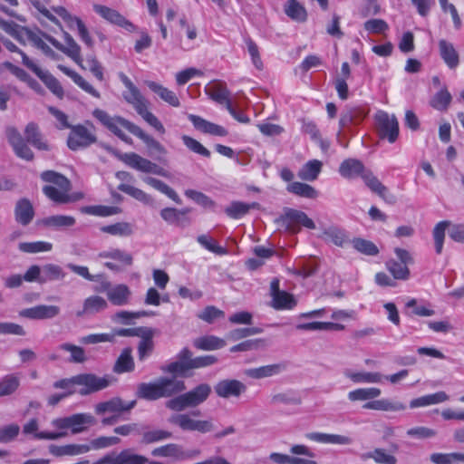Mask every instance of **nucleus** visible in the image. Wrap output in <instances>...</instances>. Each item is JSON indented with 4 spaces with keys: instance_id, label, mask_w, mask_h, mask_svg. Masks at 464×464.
<instances>
[{
    "instance_id": "obj_1",
    "label": "nucleus",
    "mask_w": 464,
    "mask_h": 464,
    "mask_svg": "<svg viewBox=\"0 0 464 464\" xmlns=\"http://www.w3.org/2000/svg\"><path fill=\"white\" fill-rule=\"evenodd\" d=\"M0 28L5 33L10 34L17 42L23 45H32L41 50L46 55H52L53 50L49 46V44L62 50L66 55H68L77 65L82 69H85L83 65V59L81 55V47L75 43V41L69 37L66 41V46H62L57 40L48 36L41 31H33L27 27L19 25L14 22H8L0 17Z\"/></svg>"
},
{
    "instance_id": "obj_2",
    "label": "nucleus",
    "mask_w": 464,
    "mask_h": 464,
    "mask_svg": "<svg viewBox=\"0 0 464 464\" xmlns=\"http://www.w3.org/2000/svg\"><path fill=\"white\" fill-rule=\"evenodd\" d=\"M92 116L125 143L131 144L132 140L124 133V130L141 140L152 152L160 155L167 153L166 149L160 141L131 121L120 116H111L107 111L99 108L93 110Z\"/></svg>"
},
{
    "instance_id": "obj_3",
    "label": "nucleus",
    "mask_w": 464,
    "mask_h": 464,
    "mask_svg": "<svg viewBox=\"0 0 464 464\" xmlns=\"http://www.w3.org/2000/svg\"><path fill=\"white\" fill-rule=\"evenodd\" d=\"M119 77L126 88V91L122 92V97L125 102L130 104L136 112L153 129H155L159 133L164 134L165 128L160 121L149 111V102L147 99L141 94L139 88L130 81V79L121 72Z\"/></svg>"
},
{
    "instance_id": "obj_4",
    "label": "nucleus",
    "mask_w": 464,
    "mask_h": 464,
    "mask_svg": "<svg viewBox=\"0 0 464 464\" xmlns=\"http://www.w3.org/2000/svg\"><path fill=\"white\" fill-rule=\"evenodd\" d=\"M186 390L185 382L176 378L161 377L155 382H141L138 385L137 396L147 401L170 398Z\"/></svg>"
},
{
    "instance_id": "obj_5",
    "label": "nucleus",
    "mask_w": 464,
    "mask_h": 464,
    "mask_svg": "<svg viewBox=\"0 0 464 464\" xmlns=\"http://www.w3.org/2000/svg\"><path fill=\"white\" fill-rule=\"evenodd\" d=\"M41 179L50 183V185H46L43 188L44 194L56 204H66L82 197V194H80L79 197L72 198L70 195L72 188L71 181L65 176L58 172L45 170L42 172Z\"/></svg>"
},
{
    "instance_id": "obj_6",
    "label": "nucleus",
    "mask_w": 464,
    "mask_h": 464,
    "mask_svg": "<svg viewBox=\"0 0 464 464\" xmlns=\"http://www.w3.org/2000/svg\"><path fill=\"white\" fill-rule=\"evenodd\" d=\"M211 387L208 383H201L192 390L179 394L166 402V407L175 411H181L186 408L197 407L203 403L210 395Z\"/></svg>"
},
{
    "instance_id": "obj_7",
    "label": "nucleus",
    "mask_w": 464,
    "mask_h": 464,
    "mask_svg": "<svg viewBox=\"0 0 464 464\" xmlns=\"http://www.w3.org/2000/svg\"><path fill=\"white\" fill-rule=\"evenodd\" d=\"M97 141L96 129L92 122L73 125L70 128L67 146L72 150L87 148Z\"/></svg>"
},
{
    "instance_id": "obj_8",
    "label": "nucleus",
    "mask_w": 464,
    "mask_h": 464,
    "mask_svg": "<svg viewBox=\"0 0 464 464\" xmlns=\"http://www.w3.org/2000/svg\"><path fill=\"white\" fill-rule=\"evenodd\" d=\"M276 223L285 228V231L297 234L302 227L314 229L315 224L306 213L295 208H286L277 219Z\"/></svg>"
},
{
    "instance_id": "obj_9",
    "label": "nucleus",
    "mask_w": 464,
    "mask_h": 464,
    "mask_svg": "<svg viewBox=\"0 0 464 464\" xmlns=\"http://www.w3.org/2000/svg\"><path fill=\"white\" fill-rule=\"evenodd\" d=\"M398 260L391 259L385 264L387 270L392 274L393 279L407 280L410 277V269L408 265L413 263V258L410 252L400 247L394 249Z\"/></svg>"
},
{
    "instance_id": "obj_10",
    "label": "nucleus",
    "mask_w": 464,
    "mask_h": 464,
    "mask_svg": "<svg viewBox=\"0 0 464 464\" xmlns=\"http://www.w3.org/2000/svg\"><path fill=\"white\" fill-rule=\"evenodd\" d=\"M379 137L394 143L399 136V122L394 115L384 111H378L374 116Z\"/></svg>"
},
{
    "instance_id": "obj_11",
    "label": "nucleus",
    "mask_w": 464,
    "mask_h": 464,
    "mask_svg": "<svg viewBox=\"0 0 464 464\" xmlns=\"http://www.w3.org/2000/svg\"><path fill=\"white\" fill-rule=\"evenodd\" d=\"M22 63L41 79L50 92L59 99H63L64 91L60 82L48 71H43L25 53H22Z\"/></svg>"
},
{
    "instance_id": "obj_12",
    "label": "nucleus",
    "mask_w": 464,
    "mask_h": 464,
    "mask_svg": "<svg viewBox=\"0 0 464 464\" xmlns=\"http://www.w3.org/2000/svg\"><path fill=\"white\" fill-rule=\"evenodd\" d=\"M122 160L125 164L130 168L139 171L150 174H155L162 177H168V172L156 163L142 158L137 153L130 152L124 154Z\"/></svg>"
},
{
    "instance_id": "obj_13",
    "label": "nucleus",
    "mask_w": 464,
    "mask_h": 464,
    "mask_svg": "<svg viewBox=\"0 0 464 464\" xmlns=\"http://www.w3.org/2000/svg\"><path fill=\"white\" fill-rule=\"evenodd\" d=\"M78 393L81 395H88L107 388L110 381L106 377H98L93 373H81L76 375L75 379Z\"/></svg>"
},
{
    "instance_id": "obj_14",
    "label": "nucleus",
    "mask_w": 464,
    "mask_h": 464,
    "mask_svg": "<svg viewBox=\"0 0 464 464\" xmlns=\"http://www.w3.org/2000/svg\"><path fill=\"white\" fill-rule=\"evenodd\" d=\"M136 404V400L124 401L121 397H112L108 401L97 403L94 407V411L98 415L109 412L121 416L124 412L130 411Z\"/></svg>"
},
{
    "instance_id": "obj_15",
    "label": "nucleus",
    "mask_w": 464,
    "mask_h": 464,
    "mask_svg": "<svg viewBox=\"0 0 464 464\" xmlns=\"http://www.w3.org/2000/svg\"><path fill=\"white\" fill-rule=\"evenodd\" d=\"M98 291L106 292L108 300L114 305L122 306L130 302L131 291L125 284H118L111 286V284L105 281Z\"/></svg>"
},
{
    "instance_id": "obj_16",
    "label": "nucleus",
    "mask_w": 464,
    "mask_h": 464,
    "mask_svg": "<svg viewBox=\"0 0 464 464\" xmlns=\"http://www.w3.org/2000/svg\"><path fill=\"white\" fill-rule=\"evenodd\" d=\"M169 422L179 426L182 430L206 433L213 429V424L210 420H196L191 419L190 415L187 413L171 416Z\"/></svg>"
},
{
    "instance_id": "obj_17",
    "label": "nucleus",
    "mask_w": 464,
    "mask_h": 464,
    "mask_svg": "<svg viewBox=\"0 0 464 464\" xmlns=\"http://www.w3.org/2000/svg\"><path fill=\"white\" fill-rule=\"evenodd\" d=\"M6 137L8 142L12 146L15 155L26 161L34 160V155L32 150L28 147L27 141L21 136L20 132L14 127L6 129Z\"/></svg>"
},
{
    "instance_id": "obj_18",
    "label": "nucleus",
    "mask_w": 464,
    "mask_h": 464,
    "mask_svg": "<svg viewBox=\"0 0 464 464\" xmlns=\"http://www.w3.org/2000/svg\"><path fill=\"white\" fill-rule=\"evenodd\" d=\"M93 10L101 17L112 24L124 28L129 32L135 30V25L115 9L102 5H94Z\"/></svg>"
},
{
    "instance_id": "obj_19",
    "label": "nucleus",
    "mask_w": 464,
    "mask_h": 464,
    "mask_svg": "<svg viewBox=\"0 0 464 464\" xmlns=\"http://www.w3.org/2000/svg\"><path fill=\"white\" fill-rule=\"evenodd\" d=\"M189 355H192L191 351L188 348L184 347L177 355L178 361L161 367V371L163 372L170 373L173 376H186L187 372L191 370Z\"/></svg>"
},
{
    "instance_id": "obj_20",
    "label": "nucleus",
    "mask_w": 464,
    "mask_h": 464,
    "mask_svg": "<svg viewBox=\"0 0 464 464\" xmlns=\"http://www.w3.org/2000/svg\"><path fill=\"white\" fill-rule=\"evenodd\" d=\"M215 392L220 398L239 397L246 391V386L236 379H226L219 381L214 386Z\"/></svg>"
},
{
    "instance_id": "obj_21",
    "label": "nucleus",
    "mask_w": 464,
    "mask_h": 464,
    "mask_svg": "<svg viewBox=\"0 0 464 464\" xmlns=\"http://www.w3.org/2000/svg\"><path fill=\"white\" fill-rule=\"evenodd\" d=\"M190 212V208L178 209L175 208L168 207L160 210V217L169 225L185 227L191 223V219L188 217Z\"/></svg>"
},
{
    "instance_id": "obj_22",
    "label": "nucleus",
    "mask_w": 464,
    "mask_h": 464,
    "mask_svg": "<svg viewBox=\"0 0 464 464\" xmlns=\"http://www.w3.org/2000/svg\"><path fill=\"white\" fill-rule=\"evenodd\" d=\"M14 216L17 224L23 227L28 226L35 216L34 208L30 199L27 198H19L14 208Z\"/></svg>"
},
{
    "instance_id": "obj_23",
    "label": "nucleus",
    "mask_w": 464,
    "mask_h": 464,
    "mask_svg": "<svg viewBox=\"0 0 464 464\" xmlns=\"http://www.w3.org/2000/svg\"><path fill=\"white\" fill-rule=\"evenodd\" d=\"M101 258H110L117 261L119 264L113 262H105L104 266L112 271H119L121 266H129L132 265L133 258L130 254L124 252L121 249H112L103 251L99 254Z\"/></svg>"
},
{
    "instance_id": "obj_24",
    "label": "nucleus",
    "mask_w": 464,
    "mask_h": 464,
    "mask_svg": "<svg viewBox=\"0 0 464 464\" xmlns=\"http://www.w3.org/2000/svg\"><path fill=\"white\" fill-rule=\"evenodd\" d=\"M188 119L193 124L194 128L202 133L218 137H225L228 134V131L223 126L210 122L200 116L188 114Z\"/></svg>"
},
{
    "instance_id": "obj_25",
    "label": "nucleus",
    "mask_w": 464,
    "mask_h": 464,
    "mask_svg": "<svg viewBox=\"0 0 464 464\" xmlns=\"http://www.w3.org/2000/svg\"><path fill=\"white\" fill-rule=\"evenodd\" d=\"M59 313L60 308L56 305L39 304L22 310L20 315L34 320H44L53 318L58 315Z\"/></svg>"
},
{
    "instance_id": "obj_26",
    "label": "nucleus",
    "mask_w": 464,
    "mask_h": 464,
    "mask_svg": "<svg viewBox=\"0 0 464 464\" xmlns=\"http://www.w3.org/2000/svg\"><path fill=\"white\" fill-rule=\"evenodd\" d=\"M52 10L58 16L63 18L64 21H72L74 22L77 30L78 34L81 38V40L89 47H92L93 44L92 39L89 34L88 29L86 28L84 23L78 17H72V15L68 13V11L63 7V6H57L53 7Z\"/></svg>"
},
{
    "instance_id": "obj_27",
    "label": "nucleus",
    "mask_w": 464,
    "mask_h": 464,
    "mask_svg": "<svg viewBox=\"0 0 464 464\" xmlns=\"http://www.w3.org/2000/svg\"><path fill=\"white\" fill-rule=\"evenodd\" d=\"M153 457L173 458L176 459H186L191 457V454L185 452L182 447L176 443H168L151 450Z\"/></svg>"
},
{
    "instance_id": "obj_28",
    "label": "nucleus",
    "mask_w": 464,
    "mask_h": 464,
    "mask_svg": "<svg viewBox=\"0 0 464 464\" xmlns=\"http://www.w3.org/2000/svg\"><path fill=\"white\" fill-rule=\"evenodd\" d=\"M38 428L37 419L33 418L24 425L23 432L25 435H33L36 440H57L67 435V432L38 431Z\"/></svg>"
},
{
    "instance_id": "obj_29",
    "label": "nucleus",
    "mask_w": 464,
    "mask_h": 464,
    "mask_svg": "<svg viewBox=\"0 0 464 464\" xmlns=\"http://www.w3.org/2000/svg\"><path fill=\"white\" fill-rule=\"evenodd\" d=\"M439 52L440 58L450 69L454 70L459 66V55L451 43L444 39L440 40Z\"/></svg>"
},
{
    "instance_id": "obj_30",
    "label": "nucleus",
    "mask_w": 464,
    "mask_h": 464,
    "mask_svg": "<svg viewBox=\"0 0 464 464\" xmlns=\"http://www.w3.org/2000/svg\"><path fill=\"white\" fill-rule=\"evenodd\" d=\"M156 334V330L150 327H147L141 335L139 337L140 341L138 344V359L139 361H144L150 356L154 351V341L153 337Z\"/></svg>"
},
{
    "instance_id": "obj_31",
    "label": "nucleus",
    "mask_w": 464,
    "mask_h": 464,
    "mask_svg": "<svg viewBox=\"0 0 464 464\" xmlns=\"http://www.w3.org/2000/svg\"><path fill=\"white\" fill-rule=\"evenodd\" d=\"M145 83L152 92L157 94L160 99H161L169 105L172 107L180 106L179 99L173 91L153 81H147Z\"/></svg>"
},
{
    "instance_id": "obj_32",
    "label": "nucleus",
    "mask_w": 464,
    "mask_h": 464,
    "mask_svg": "<svg viewBox=\"0 0 464 464\" xmlns=\"http://www.w3.org/2000/svg\"><path fill=\"white\" fill-rule=\"evenodd\" d=\"M366 172L362 162L355 159L344 160L340 167L339 173L342 177L351 179L357 177L362 178V175Z\"/></svg>"
},
{
    "instance_id": "obj_33",
    "label": "nucleus",
    "mask_w": 464,
    "mask_h": 464,
    "mask_svg": "<svg viewBox=\"0 0 464 464\" xmlns=\"http://www.w3.org/2000/svg\"><path fill=\"white\" fill-rule=\"evenodd\" d=\"M58 69L70 77L72 82L85 92L94 98H101V93L78 72L62 64L58 65Z\"/></svg>"
},
{
    "instance_id": "obj_34",
    "label": "nucleus",
    "mask_w": 464,
    "mask_h": 464,
    "mask_svg": "<svg viewBox=\"0 0 464 464\" xmlns=\"http://www.w3.org/2000/svg\"><path fill=\"white\" fill-rule=\"evenodd\" d=\"M24 135L26 141L32 144L35 149L39 150H48L49 145L44 140L42 133L39 130V127L34 122H30L26 125L24 130Z\"/></svg>"
},
{
    "instance_id": "obj_35",
    "label": "nucleus",
    "mask_w": 464,
    "mask_h": 464,
    "mask_svg": "<svg viewBox=\"0 0 464 464\" xmlns=\"http://www.w3.org/2000/svg\"><path fill=\"white\" fill-rule=\"evenodd\" d=\"M363 409L382 411H401L406 405L401 401H392L388 399L370 401L362 405Z\"/></svg>"
},
{
    "instance_id": "obj_36",
    "label": "nucleus",
    "mask_w": 464,
    "mask_h": 464,
    "mask_svg": "<svg viewBox=\"0 0 464 464\" xmlns=\"http://www.w3.org/2000/svg\"><path fill=\"white\" fill-rule=\"evenodd\" d=\"M107 307L108 303L103 297L99 295H91L84 300L82 310L77 312V316L97 314L105 310Z\"/></svg>"
},
{
    "instance_id": "obj_37",
    "label": "nucleus",
    "mask_w": 464,
    "mask_h": 464,
    "mask_svg": "<svg viewBox=\"0 0 464 464\" xmlns=\"http://www.w3.org/2000/svg\"><path fill=\"white\" fill-rule=\"evenodd\" d=\"M285 369V363L279 362L249 369L246 371V375L254 379H262L266 377L277 375Z\"/></svg>"
},
{
    "instance_id": "obj_38",
    "label": "nucleus",
    "mask_w": 464,
    "mask_h": 464,
    "mask_svg": "<svg viewBox=\"0 0 464 464\" xmlns=\"http://www.w3.org/2000/svg\"><path fill=\"white\" fill-rule=\"evenodd\" d=\"M75 222V218L72 216L53 215L37 220V225L45 227L61 228L72 227Z\"/></svg>"
},
{
    "instance_id": "obj_39",
    "label": "nucleus",
    "mask_w": 464,
    "mask_h": 464,
    "mask_svg": "<svg viewBox=\"0 0 464 464\" xmlns=\"http://www.w3.org/2000/svg\"><path fill=\"white\" fill-rule=\"evenodd\" d=\"M94 422V417L89 413H75L69 416L70 430L73 434L82 432Z\"/></svg>"
},
{
    "instance_id": "obj_40",
    "label": "nucleus",
    "mask_w": 464,
    "mask_h": 464,
    "mask_svg": "<svg viewBox=\"0 0 464 464\" xmlns=\"http://www.w3.org/2000/svg\"><path fill=\"white\" fill-rule=\"evenodd\" d=\"M196 349L201 351H214L223 348L226 341L216 335H204L193 341Z\"/></svg>"
},
{
    "instance_id": "obj_41",
    "label": "nucleus",
    "mask_w": 464,
    "mask_h": 464,
    "mask_svg": "<svg viewBox=\"0 0 464 464\" xmlns=\"http://www.w3.org/2000/svg\"><path fill=\"white\" fill-rule=\"evenodd\" d=\"M311 440L324 444L348 445L352 443V439L347 436L338 434H326L320 432H313L307 435Z\"/></svg>"
},
{
    "instance_id": "obj_42",
    "label": "nucleus",
    "mask_w": 464,
    "mask_h": 464,
    "mask_svg": "<svg viewBox=\"0 0 464 464\" xmlns=\"http://www.w3.org/2000/svg\"><path fill=\"white\" fill-rule=\"evenodd\" d=\"M209 97L214 102L225 105L227 110L228 109V106L232 105L230 101V92L227 90L225 82H215L209 91Z\"/></svg>"
},
{
    "instance_id": "obj_43",
    "label": "nucleus",
    "mask_w": 464,
    "mask_h": 464,
    "mask_svg": "<svg viewBox=\"0 0 464 464\" xmlns=\"http://www.w3.org/2000/svg\"><path fill=\"white\" fill-rule=\"evenodd\" d=\"M132 350L130 347L124 348L115 362L113 371L117 373L130 372L135 368Z\"/></svg>"
},
{
    "instance_id": "obj_44",
    "label": "nucleus",
    "mask_w": 464,
    "mask_h": 464,
    "mask_svg": "<svg viewBox=\"0 0 464 464\" xmlns=\"http://www.w3.org/2000/svg\"><path fill=\"white\" fill-rule=\"evenodd\" d=\"M284 11L291 20L297 23H304L307 20L306 9L297 0H288Z\"/></svg>"
},
{
    "instance_id": "obj_45",
    "label": "nucleus",
    "mask_w": 464,
    "mask_h": 464,
    "mask_svg": "<svg viewBox=\"0 0 464 464\" xmlns=\"http://www.w3.org/2000/svg\"><path fill=\"white\" fill-rule=\"evenodd\" d=\"M323 163L318 160L307 161L298 171V178L304 181L315 180L322 171Z\"/></svg>"
},
{
    "instance_id": "obj_46",
    "label": "nucleus",
    "mask_w": 464,
    "mask_h": 464,
    "mask_svg": "<svg viewBox=\"0 0 464 464\" xmlns=\"http://www.w3.org/2000/svg\"><path fill=\"white\" fill-rule=\"evenodd\" d=\"M323 237L324 240L340 247H343L350 242V238L346 231L336 227H330L324 229L323 232Z\"/></svg>"
},
{
    "instance_id": "obj_47",
    "label": "nucleus",
    "mask_w": 464,
    "mask_h": 464,
    "mask_svg": "<svg viewBox=\"0 0 464 464\" xmlns=\"http://www.w3.org/2000/svg\"><path fill=\"white\" fill-rule=\"evenodd\" d=\"M449 400V396L445 392H437L432 394H427L416 399L410 402L411 408L425 407L432 404H438Z\"/></svg>"
},
{
    "instance_id": "obj_48",
    "label": "nucleus",
    "mask_w": 464,
    "mask_h": 464,
    "mask_svg": "<svg viewBox=\"0 0 464 464\" xmlns=\"http://www.w3.org/2000/svg\"><path fill=\"white\" fill-rule=\"evenodd\" d=\"M258 203H245L242 201H233L226 208L225 213L233 219H239L246 215L250 209L258 208Z\"/></svg>"
},
{
    "instance_id": "obj_49",
    "label": "nucleus",
    "mask_w": 464,
    "mask_h": 464,
    "mask_svg": "<svg viewBox=\"0 0 464 464\" xmlns=\"http://www.w3.org/2000/svg\"><path fill=\"white\" fill-rule=\"evenodd\" d=\"M288 192L301 198L314 199L318 197V191L311 185L299 181H294L287 185Z\"/></svg>"
},
{
    "instance_id": "obj_50",
    "label": "nucleus",
    "mask_w": 464,
    "mask_h": 464,
    "mask_svg": "<svg viewBox=\"0 0 464 464\" xmlns=\"http://www.w3.org/2000/svg\"><path fill=\"white\" fill-rule=\"evenodd\" d=\"M144 182L152 187L153 188L159 190L162 194L166 195L171 200H173L177 204H181V198L178 195V193L170 188L169 185L164 183L163 181L157 179L155 178L147 177L144 179Z\"/></svg>"
},
{
    "instance_id": "obj_51",
    "label": "nucleus",
    "mask_w": 464,
    "mask_h": 464,
    "mask_svg": "<svg viewBox=\"0 0 464 464\" xmlns=\"http://www.w3.org/2000/svg\"><path fill=\"white\" fill-rule=\"evenodd\" d=\"M172 437V432L161 430L154 429L144 430L141 434L140 443L144 445H150L157 442H160L169 440Z\"/></svg>"
},
{
    "instance_id": "obj_52",
    "label": "nucleus",
    "mask_w": 464,
    "mask_h": 464,
    "mask_svg": "<svg viewBox=\"0 0 464 464\" xmlns=\"http://www.w3.org/2000/svg\"><path fill=\"white\" fill-rule=\"evenodd\" d=\"M101 231L111 236L130 237L133 234L134 227L131 223L122 221L103 226L101 227Z\"/></svg>"
},
{
    "instance_id": "obj_53",
    "label": "nucleus",
    "mask_w": 464,
    "mask_h": 464,
    "mask_svg": "<svg viewBox=\"0 0 464 464\" xmlns=\"http://www.w3.org/2000/svg\"><path fill=\"white\" fill-rule=\"evenodd\" d=\"M362 459H373L377 464H396L397 459L392 454L387 453L384 449L376 448L372 451L363 453Z\"/></svg>"
},
{
    "instance_id": "obj_54",
    "label": "nucleus",
    "mask_w": 464,
    "mask_h": 464,
    "mask_svg": "<svg viewBox=\"0 0 464 464\" xmlns=\"http://www.w3.org/2000/svg\"><path fill=\"white\" fill-rule=\"evenodd\" d=\"M430 459L433 464H457L459 462L464 463V453H462V452H450V453L435 452V453L430 454Z\"/></svg>"
},
{
    "instance_id": "obj_55",
    "label": "nucleus",
    "mask_w": 464,
    "mask_h": 464,
    "mask_svg": "<svg viewBox=\"0 0 464 464\" xmlns=\"http://www.w3.org/2000/svg\"><path fill=\"white\" fill-rule=\"evenodd\" d=\"M362 179L372 192L376 193L382 198L386 199V193L388 192L387 188L373 175L372 171L366 170Z\"/></svg>"
},
{
    "instance_id": "obj_56",
    "label": "nucleus",
    "mask_w": 464,
    "mask_h": 464,
    "mask_svg": "<svg viewBox=\"0 0 464 464\" xmlns=\"http://www.w3.org/2000/svg\"><path fill=\"white\" fill-rule=\"evenodd\" d=\"M381 390L376 387L358 388L348 393L351 401L372 400L381 395Z\"/></svg>"
},
{
    "instance_id": "obj_57",
    "label": "nucleus",
    "mask_w": 464,
    "mask_h": 464,
    "mask_svg": "<svg viewBox=\"0 0 464 464\" xmlns=\"http://www.w3.org/2000/svg\"><path fill=\"white\" fill-rule=\"evenodd\" d=\"M20 380L16 374H7L0 379V397L13 394L19 387Z\"/></svg>"
},
{
    "instance_id": "obj_58",
    "label": "nucleus",
    "mask_w": 464,
    "mask_h": 464,
    "mask_svg": "<svg viewBox=\"0 0 464 464\" xmlns=\"http://www.w3.org/2000/svg\"><path fill=\"white\" fill-rule=\"evenodd\" d=\"M452 97L447 88H442L430 100V106L435 110L443 111L448 109Z\"/></svg>"
},
{
    "instance_id": "obj_59",
    "label": "nucleus",
    "mask_w": 464,
    "mask_h": 464,
    "mask_svg": "<svg viewBox=\"0 0 464 464\" xmlns=\"http://www.w3.org/2000/svg\"><path fill=\"white\" fill-rule=\"evenodd\" d=\"M449 226L450 221L443 220L436 224V226L433 228L432 236L434 238L435 251L438 255H440L442 253L445 239V231Z\"/></svg>"
},
{
    "instance_id": "obj_60",
    "label": "nucleus",
    "mask_w": 464,
    "mask_h": 464,
    "mask_svg": "<svg viewBox=\"0 0 464 464\" xmlns=\"http://www.w3.org/2000/svg\"><path fill=\"white\" fill-rule=\"evenodd\" d=\"M352 244L354 249L366 256H376L379 254V248L373 242L370 240L361 237H354L352 240Z\"/></svg>"
},
{
    "instance_id": "obj_61",
    "label": "nucleus",
    "mask_w": 464,
    "mask_h": 464,
    "mask_svg": "<svg viewBox=\"0 0 464 464\" xmlns=\"http://www.w3.org/2000/svg\"><path fill=\"white\" fill-rule=\"evenodd\" d=\"M65 273L60 266L54 264H47L43 267L41 284H44L47 281L63 279Z\"/></svg>"
},
{
    "instance_id": "obj_62",
    "label": "nucleus",
    "mask_w": 464,
    "mask_h": 464,
    "mask_svg": "<svg viewBox=\"0 0 464 464\" xmlns=\"http://www.w3.org/2000/svg\"><path fill=\"white\" fill-rule=\"evenodd\" d=\"M118 189L144 204L151 202V197L149 194L131 185L121 183L118 186Z\"/></svg>"
},
{
    "instance_id": "obj_63",
    "label": "nucleus",
    "mask_w": 464,
    "mask_h": 464,
    "mask_svg": "<svg viewBox=\"0 0 464 464\" xmlns=\"http://www.w3.org/2000/svg\"><path fill=\"white\" fill-rule=\"evenodd\" d=\"M295 305L293 295L285 291L276 293L272 298V306L276 310L291 309Z\"/></svg>"
},
{
    "instance_id": "obj_64",
    "label": "nucleus",
    "mask_w": 464,
    "mask_h": 464,
    "mask_svg": "<svg viewBox=\"0 0 464 464\" xmlns=\"http://www.w3.org/2000/svg\"><path fill=\"white\" fill-rule=\"evenodd\" d=\"M197 240L204 248L209 252L219 256H225L227 254V249L226 247L219 246L215 239L207 235L198 236Z\"/></svg>"
}]
</instances>
